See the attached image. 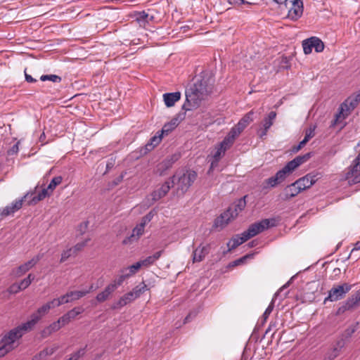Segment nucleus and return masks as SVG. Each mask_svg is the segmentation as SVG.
<instances>
[{"instance_id": "1", "label": "nucleus", "mask_w": 360, "mask_h": 360, "mask_svg": "<svg viewBox=\"0 0 360 360\" xmlns=\"http://www.w3.org/2000/svg\"><path fill=\"white\" fill-rule=\"evenodd\" d=\"M211 80V78L197 79L193 84L186 89V101L182 110L188 111L200 106L201 101L212 91Z\"/></svg>"}, {"instance_id": "2", "label": "nucleus", "mask_w": 360, "mask_h": 360, "mask_svg": "<svg viewBox=\"0 0 360 360\" xmlns=\"http://www.w3.org/2000/svg\"><path fill=\"white\" fill-rule=\"evenodd\" d=\"M24 332L18 326L11 330L1 339V345L0 346V357L4 356L8 352L14 349L15 341L20 339Z\"/></svg>"}, {"instance_id": "3", "label": "nucleus", "mask_w": 360, "mask_h": 360, "mask_svg": "<svg viewBox=\"0 0 360 360\" xmlns=\"http://www.w3.org/2000/svg\"><path fill=\"white\" fill-rule=\"evenodd\" d=\"M197 173L193 170H186L182 175L179 176L176 183V190L181 195L186 193L193 182L196 180Z\"/></svg>"}, {"instance_id": "4", "label": "nucleus", "mask_w": 360, "mask_h": 360, "mask_svg": "<svg viewBox=\"0 0 360 360\" xmlns=\"http://www.w3.org/2000/svg\"><path fill=\"white\" fill-rule=\"evenodd\" d=\"M274 225L275 220L274 219H265L251 224L243 233L246 238L250 239Z\"/></svg>"}, {"instance_id": "5", "label": "nucleus", "mask_w": 360, "mask_h": 360, "mask_svg": "<svg viewBox=\"0 0 360 360\" xmlns=\"http://www.w3.org/2000/svg\"><path fill=\"white\" fill-rule=\"evenodd\" d=\"M51 309V306L46 303L39 307L37 311L30 316V319L27 322L18 326L19 328L25 333L31 330L35 324Z\"/></svg>"}, {"instance_id": "6", "label": "nucleus", "mask_w": 360, "mask_h": 360, "mask_svg": "<svg viewBox=\"0 0 360 360\" xmlns=\"http://www.w3.org/2000/svg\"><path fill=\"white\" fill-rule=\"evenodd\" d=\"M351 289L352 285L347 283L334 286L329 290L328 296L325 298L324 303L327 301L335 302L342 299Z\"/></svg>"}, {"instance_id": "7", "label": "nucleus", "mask_w": 360, "mask_h": 360, "mask_svg": "<svg viewBox=\"0 0 360 360\" xmlns=\"http://www.w3.org/2000/svg\"><path fill=\"white\" fill-rule=\"evenodd\" d=\"M356 100H354L353 98H349L344 103H342L340 107L339 113L335 115V118L332 122V126H334L339 121L340 118L342 117V118H345L347 116L350 111L353 110L358 105Z\"/></svg>"}, {"instance_id": "8", "label": "nucleus", "mask_w": 360, "mask_h": 360, "mask_svg": "<svg viewBox=\"0 0 360 360\" xmlns=\"http://www.w3.org/2000/svg\"><path fill=\"white\" fill-rule=\"evenodd\" d=\"M289 7L288 18L292 21H296L301 18L303 13V1L302 0H289L287 1Z\"/></svg>"}, {"instance_id": "9", "label": "nucleus", "mask_w": 360, "mask_h": 360, "mask_svg": "<svg viewBox=\"0 0 360 360\" xmlns=\"http://www.w3.org/2000/svg\"><path fill=\"white\" fill-rule=\"evenodd\" d=\"M43 254H38L32 259L25 262V264L19 266L17 269L12 271L11 274L15 277H20L28 271L30 269L34 266L37 262L43 257Z\"/></svg>"}, {"instance_id": "10", "label": "nucleus", "mask_w": 360, "mask_h": 360, "mask_svg": "<svg viewBox=\"0 0 360 360\" xmlns=\"http://www.w3.org/2000/svg\"><path fill=\"white\" fill-rule=\"evenodd\" d=\"M180 157L181 154L179 153H176L167 156L158 165L157 173L160 176L165 175L166 171L170 169L172 165L180 158Z\"/></svg>"}, {"instance_id": "11", "label": "nucleus", "mask_w": 360, "mask_h": 360, "mask_svg": "<svg viewBox=\"0 0 360 360\" xmlns=\"http://www.w3.org/2000/svg\"><path fill=\"white\" fill-rule=\"evenodd\" d=\"M175 178L176 175H173L171 178H169V179L162 184L160 188L155 190L152 193L151 195L154 201H157L161 199L168 193L170 188H172L174 185Z\"/></svg>"}, {"instance_id": "12", "label": "nucleus", "mask_w": 360, "mask_h": 360, "mask_svg": "<svg viewBox=\"0 0 360 360\" xmlns=\"http://www.w3.org/2000/svg\"><path fill=\"white\" fill-rule=\"evenodd\" d=\"M360 304V290L348 298L338 309V314H341L347 310L354 309Z\"/></svg>"}, {"instance_id": "13", "label": "nucleus", "mask_w": 360, "mask_h": 360, "mask_svg": "<svg viewBox=\"0 0 360 360\" xmlns=\"http://www.w3.org/2000/svg\"><path fill=\"white\" fill-rule=\"evenodd\" d=\"M231 210H226L219 217H218L214 222L213 227L214 229L221 230L223 229L232 219L233 215L231 214Z\"/></svg>"}, {"instance_id": "14", "label": "nucleus", "mask_w": 360, "mask_h": 360, "mask_svg": "<svg viewBox=\"0 0 360 360\" xmlns=\"http://www.w3.org/2000/svg\"><path fill=\"white\" fill-rule=\"evenodd\" d=\"M92 289L93 286L91 285L89 290L69 291L61 297L64 304H66L82 298V297L87 295Z\"/></svg>"}, {"instance_id": "15", "label": "nucleus", "mask_w": 360, "mask_h": 360, "mask_svg": "<svg viewBox=\"0 0 360 360\" xmlns=\"http://www.w3.org/2000/svg\"><path fill=\"white\" fill-rule=\"evenodd\" d=\"M28 193H27L24 197L21 199L16 200L15 202H12L11 205L4 207L1 214L4 217H7L8 215L13 214L16 211L19 210L22 206L24 200L27 198Z\"/></svg>"}, {"instance_id": "16", "label": "nucleus", "mask_w": 360, "mask_h": 360, "mask_svg": "<svg viewBox=\"0 0 360 360\" xmlns=\"http://www.w3.org/2000/svg\"><path fill=\"white\" fill-rule=\"evenodd\" d=\"M186 111L183 113H179L176 117L173 118L169 122L166 123L160 133L163 135H167L173 129H174L179 124V120H183L185 117Z\"/></svg>"}, {"instance_id": "17", "label": "nucleus", "mask_w": 360, "mask_h": 360, "mask_svg": "<svg viewBox=\"0 0 360 360\" xmlns=\"http://www.w3.org/2000/svg\"><path fill=\"white\" fill-rule=\"evenodd\" d=\"M209 252L210 245H207L205 246H198L193 252V262H200L205 259V256L209 254Z\"/></svg>"}, {"instance_id": "18", "label": "nucleus", "mask_w": 360, "mask_h": 360, "mask_svg": "<svg viewBox=\"0 0 360 360\" xmlns=\"http://www.w3.org/2000/svg\"><path fill=\"white\" fill-rule=\"evenodd\" d=\"M248 239L246 238L245 233L243 232L240 235H236L228 243V250L224 252V255L236 248L240 245L243 244Z\"/></svg>"}, {"instance_id": "19", "label": "nucleus", "mask_w": 360, "mask_h": 360, "mask_svg": "<svg viewBox=\"0 0 360 360\" xmlns=\"http://www.w3.org/2000/svg\"><path fill=\"white\" fill-rule=\"evenodd\" d=\"M300 192V187H297L295 183H292L290 185L287 186L283 189L281 198L283 200H289L290 199L297 195Z\"/></svg>"}, {"instance_id": "20", "label": "nucleus", "mask_w": 360, "mask_h": 360, "mask_svg": "<svg viewBox=\"0 0 360 360\" xmlns=\"http://www.w3.org/2000/svg\"><path fill=\"white\" fill-rule=\"evenodd\" d=\"M282 173L283 172L278 171L274 176L265 179L264 184H266V186H264V188H274L282 183L285 179V177Z\"/></svg>"}, {"instance_id": "21", "label": "nucleus", "mask_w": 360, "mask_h": 360, "mask_svg": "<svg viewBox=\"0 0 360 360\" xmlns=\"http://www.w3.org/2000/svg\"><path fill=\"white\" fill-rule=\"evenodd\" d=\"M246 198L247 195L243 196L227 209L231 210V214L233 215V218H236L238 215V213L245 209L246 206Z\"/></svg>"}, {"instance_id": "22", "label": "nucleus", "mask_w": 360, "mask_h": 360, "mask_svg": "<svg viewBox=\"0 0 360 360\" xmlns=\"http://www.w3.org/2000/svg\"><path fill=\"white\" fill-rule=\"evenodd\" d=\"M181 92L165 93L163 94V100L167 107L170 108L174 105L175 103L180 100Z\"/></svg>"}, {"instance_id": "23", "label": "nucleus", "mask_w": 360, "mask_h": 360, "mask_svg": "<svg viewBox=\"0 0 360 360\" xmlns=\"http://www.w3.org/2000/svg\"><path fill=\"white\" fill-rule=\"evenodd\" d=\"M144 228L145 227L143 226V225H141L140 224L136 225V226L135 228H134V229L132 230V233H131V236L129 237L125 238L123 240V243L128 244L129 243H130L131 241L138 240L139 238V237L143 235V233L144 232Z\"/></svg>"}, {"instance_id": "24", "label": "nucleus", "mask_w": 360, "mask_h": 360, "mask_svg": "<svg viewBox=\"0 0 360 360\" xmlns=\"http://www.w3.org/2000/svg\"><path fill=\"white\" fill-rule=\"evenodd\" d=\"M115 291V285L113 286L109 284L105 288V289L102 292H101L96 295V299L98 302H103L108 300L110 295Z\"/></svg>"}, {"instance_id": "25", "label": "nucleus", "mask_w": 360, "mask_h": 360, "mask_svg": "<svg viewBox=\"0 0 360 360\" xmlns=\"http://www.w3.org/2000/svg\"><path fill=\"white\" fill-rule=\"evenodd\" d=\"M298 164L297 163L295 159L289 161L281 169L280 172H283L282 174L286 178L288 175H290L292 172L297 168Z\"/></svg>"}, {"instance_id": "26", "label": "nucleus", "mask_w": 360, "mask_h": 360, "mask_svg": "<svg viewBox=\"0 0 360 360\" xmlns=\"http://www.w3.org/2000/svg\"><path fill=\"white\" fill-rule=\"evenodd\" d=\"M254 112L253 110H251L246 113L238 122V127L240 128V129H245V128L254 120Z\"/></svg>"}, {"instance_id": "27", "label": "nucleus", "mask_w": 360, "mask_h": 360, "mask_svg": "<svg viewBox=\"0 0 360 360\" xmlns=\"http://www.w3.org/2000/svg\"><path fill=\"white\" fill-rule=\"evenodd\" d=\"M129 278V274H127L122 269L120 271L118 277L115 278L111 283H110V285L113 286L115 285V290H116L126 279Z\"/></svg>"}, {"instance_id": "28", "label": "nucleus", "mask_w": 360, "mask_h": 360, "mask_svg": "<svg viewBox=\"0 0 360 360\" xmlns=\"http://www.w3.org/2000/svg\"><path fill=\"white\" fill-rule=\"evenodd\" d=\"M162 138V134L158 131L156 135L150 138L149 142L146 145V149L147 150H151L153 149L160 143Z\"/></svg>"}, {"instance_id": "29", "label": "nucleus", "mask_w": 360, "mask_h": 360, "mask_svg": "<svg viewBox=\"0 0 360 360\" xmlns=\"http://www.w3.org/2000/svg\"><path fill=\"white\" fill-rule=\"evenodd\" d=\"M276 112L275 111H271L267 117H264L263 120V127L265 128V130H269V129L273 125L274 120L276 119Z\"/></svg>"}, {"instance_id": "30", "label": "nucleus", "mask_w": 360, "mask_h": 360, "mask_svg": "<svg viewBox=\"0 0 360 360\" xmlns=\"http://www.w3.org/2000/svg\"><path fill=\"white\" fill-rule=\"evenodd\" d=\"M148 288L144 282H142L139 285L134 287L131 291L133 295L136 299L139 297L143 293H144Z\"/></svg>"}, {"instance_id": "31", "label": "nucleus", "mask_w": 360, "mask_h": 360, "mask_svg": "<svg viewBox=\"0 0 360 360\" xmlns=\"http://www.w3.org/2000/svg\"><path fill=\"white\" fill-rule=\"evenodd\" d=\"M52 194V192L50 191L49 188H46L41 190V192L38 193V195L33 197L32 200V202L36 204L37 202L42 200L46 197L50 196Z\"/></svg>"}, {"instance_id": "32", "label": "nucleus", "mask_w": 360, "mask_h": 360, "mask_svg": "<svg viewBox=\"0 0 360 360\" xmlns=\"http://www.w3.org/2000/svg\"><path fill=\"white\" fill-rule=\"evenodd\" d=\"M311 46L315 49V51L317 53L322 52L324 49V44L323 42L316 37H311Z\"/></svg>"}, {"instance_id": "33", "label": "nucleus", "mask_w": 360, "mask_h": 360, "mask_svg": "<svg viewBox=\"0 0 360 360\" xmlns=\"http://www.w3.org/2000/svg\"><path fill=\"white\" fill-rule=\"evenodd\" d=\"M141 268V266L139 261L127 268H124L123 269L127 274H129V276L131 277V276L134 275Z\"/></svg>"}, {"instance_id": "34", "label": "nucleus", "mask_w": 360, "mask_h": 360, "mask_svg": "<svg viewBox=\"0 0 360 360\" xmlns=\"http://www.w3.org/2000/svg\"><path fill=\"white\" fill-rule=\"evenodd\" d=\"M347 179H349V181H352L353 184H357L360 182V168L357 169L356 172H352V170H349L347 172Z\"/></svg>"}, {"instance_id": "35", "label": "nucleus", "mask_w": 360, "mask_h": 360, "mask_svg": "<svg viewBox=\"0 0 360 360\" xmlns=\"http://www.w3.org/2000/svg\"><path fill=\"white\" fill-rule=\"evenodd\" d=\"M302 179H304V185L307 186L309 184V188H310L313 184L316 183L318 180L317 175L313 174L311 173L307 174L304 176L302 177Z\"/></svg>"}, {"instance_id": "36", "label": "nucleus", "mask_w": 360, "mask_h": 360, "mask_svg": "<svg viewBox=\"0 0 360 360\" xmlns=\"http://www.w3.org/2000/svg\"><path fill=\"white\" fill-rule=\"evenodd\" d=\"M62 181L63 177L61 176H55L52 179L47 187L50 191L53 193L56 187L62 183Z\"/></svg>"}, {"instance_id": "37", "label": "nucleus", "mask_w": 360, "mask_h": 360, "mask_svg": "<svg viewBox=\"0 0 360 360\" xmlns=\"http://www.w3.org/2000/svg\"><path fill=\"white\" fill-rule=\"evenodd\" d=\"M84 311L82 307H75L72 309L68 311L65 314L69 317L70 320L74 319L77 315L82 314Z\"/></svg>"}, {"instance_id": "38", "label": "nucleus", "mask_w": 360, "mask_h": 360, "mask_svg": "<svg viewBox=\"0 0 360 360\" xmlns=\"http://www.w3.org/2000/svg\"><path fill=\"white\" fill-rule=\"evenodd\" d=\"M40 79L44 81H51L55 83H59L61 82V78L56 75H41Z\"/></svg>"}, {"instance_id": "39", "label": "nucleus", "mask_w": 360, "mask_h": 360, "mask_svg": "<svg viewBox=\"0 0 360 360\" xmlns=\"http://www.w3.org/2000/svg\"><path fill=\"white\" fill-rule=\"evenodd\" d=\"M312 156V153L309 152L307 153L304 155H298L295 158L297 163L298 164V166H300L301 165L304 164L307 161H308Z\"/></svg>"}, {"instance_id": "40", "label": "nucleus", "mask_w": 360, "mask_h": 360, "mask_svg": "<svg viewBox=\"0 0 360 360\" xmlns=\"http://www.w3.org/2000/svg\"><path fill=\"white\" fill-rule=\"evenodd\" d=\"M311 37L307 39L302 41L303 51L305 54H309L312 51L313 46H311Z\"/></svg>"}, {"instance_id": "41", "label": "nucleus", "mask_w": 360, "mask_h": 360, "mask_svg": "<svg viewBox=\"0 0 360 360\" xmlns=\"http://www.w3.org/2000/svg\"><path fill=\"white\" fill-rule=\"evenodd\" d=\"M274 307V300L273 299L268 307L266 309L265 311L264 312L262 319V323H265L270 315V314L272 312Z\"/></svg>"}, {"instance_id": "42", "label": "nucleus", "mask_w": 360, "mask_h": 360, "mask_svg": "<svg viewBox=\"0 0 360 360\" xmlns=\"http://www.w3.org/2000/svg\"><path fill=\"white\" fill-rule=\"evenodd\" d=\"M243 131V129H240V128L238 127V125L236 124V126L231 128V129L230 130L227 135H229L231 138H233L234 140H236V139L239 136V135Z\"/></svg>"}, {"instance_id": "43", "label": "nucleus", "mask_w": 360, "mask_h": 360, "mask_svg": "<svg viewBox=\"0 0 360 360\" xmlns=\"http://www.w3.org/2000/svg\"><path fill=\"white\" fill-rule=\"evenodd\" d=\"M86 346L84 348L79 349L77 352L71 354L69 359L66 360H78L80 357L83 356L86 352Z\"/></svg>"}, {"instance_id": "44", "label": "nucleus", "mask_w": 360, "mask_h": 360, "mask_svg": "<svg viewBox=\"0 0 360 360\" xmlns=\"http://www.w3.org/2000/svg\"><path fill=\"white\" fill-rule=\"evenodd\" d=\"M155 215V212L153 210L150 211L146 215H145L140 222L141 225H143V226H146V225L149 223L152 219L153 218Z\"/></svg>"}, {"instance_id": "45", "label": "nucleus", "mask_w": 360, "mask_h": 360, "mask_svg": "<svg viewBox=\"0 0 360 360\" xmlns=\"http://www.w3.org/2000/svg\"><path fill=\"white\" fill-rule=\"evenodd\" d=\"M252 257V255H246L239 259H237L236 260H234L233 262H232L231 263L229 264V266H231V267H233V266H238V265H240L242 264H244L245 262L246 261V259L248 258H250Z\"/></svg>"}, {"instance_id": "46", "label": "nucleus", "mask_w": 360, "mask_h": 360, "mask_svg": "<svg viewBox=\"0 0 360 360\" xmlns=\"http://www.w3.org/2000/svg\"><path fill=\"white\" fill-rule=\"evenodd\" d=\"M57 349V347L46 348L39 353V357L42 359L53 354Z\"/></svg>"}, {"instance_id": "47", "label": "nucleus", "mask_w": 360, "mask_h": 360, "mask_svg": "<svg viewBox=\"0 0 360 360\" xmlns=\"http://www.w3.org/2000/svg\"><path fill=\"white\" fill-rule=\"evenodd\" d=\"M71 256H75L73 254V250L72 248H69L66 250H64L61 254L60 262L63 263V262H65Z\"/></svg>"}, {"instance_id": "48", "label": "nucleus", "mask_w": 360, "mask_h": 360, "mask_svg": "<svg viewBox=\"0 0 360 360\" xmlns=\"http://www.w3.org/2000/svg\"><path fill=\"white\" fill-rule=\"evenodd\" d=\"M89 239H86L81 243H77L73 248H72L73 250V254L77 255V252L81 251L86 245Z\"/></svg>"}, {"instance_id": "49", "label": "nucleus", "mask_w": 360, "mask_h": 360, "mask_svg": "<svg viewBox=\"0 0 360 360\" xmlns=\"http://www.w3.org/2000/svg\"><path fill=\"white\" fill-rule=\"evenodd\" d=\"M127 304V302H125L123 297L122 296L117 302H114L112 304L111 309H120Z\"/></svg>"}, {"instance_id": "50", "label": "nucleus", "mask_w": 360, "mask_h": 360, "mask_svg": "<svg viewBox=\"0 0 360 360\" xmlns=\"http://www.w3.org/2000/svg\"><path fill=\"white\" fill-rule=\"evenodd\" d=\"M315 128H316V126H313V127H311L308 129L306 130L304 140H305L307 142H308L310 139H311L312 137L314 136V135H315V133H314Z\"/></svg>"}, {"instance_id": "51", "label": "nucleus", "mask_w": 360, "mask_h": 360, "mask_svg": "<svg viewBox=\"0 0 360 360\" xmlns=\"http://www.w3.org/2000/svg\"><path fill=\"white\" fill-rule=\"evenodd\" d=\"M51 308H55L56 307H59L64 304L62 297L60 296L58 298L53 299V300L47 302Z\"/></svg>"}, {"instance_id": "52", "label": "nucleus", "mask_w": 360, "mask_h": 360, "mask_svg": "<svg viewBox=\"0 0 360 360\" xmlns=\"http://www.w3.org/2000/svg\"><path fill=\"white\" fill-rule=\"evenodd\" d=\"M225 151H224L221 148L218 147L214 154L213 155V159L215 160L216 164L218 163L221 158L224 155Z\"/></svg>"}, {"instance_id": "53", "label": "nucleus", "mask_w": 360, "mask_h": 360, "mask_svg": "<svg viewBox=\"0 0 360 360\" xmlns=\"http://www.w3.org/2000/svg\"><path fill=\"white\" fill-rule=\"evenodd\" d=\"M304 182V179L300 178L299 179L295 181L294 183L297 187H300V191H302L304 190L309 188V184L305 186Z\"/></svg>"}, {"instance_id": "54", "label": "nucleus", "mask_w": 360, "mask_h": 360, "mask_svg": "<svg viewBox=\"0 0 360 360\" xmlns=\"http://www.w3.org/2000/svg\"><path fill=\"white\" fill-rule=\"evenodd\" d=\"M140 264H141V267L142 266H144V267H148L152 264H154L153 259H151L150 256L146 257V259H143V260H140L139 261Z\"/></svg>"}, {"instance_id": "55", "label": "nucleus", "mask_w": 360, "mask_h": 360, "mask_svg": "<svg viewBox=\"0 0 360 360\" xmlns=\"http://www.w3.org/2000/svg\"><path fill=\"white\" fill-rule=\"evenodd\" d=\"M354 165L352 167L351 169L352 173H355L357 171L358 168H360V153L358 155V156L356 158V159L354 160Z\"/></svg>"}, {"instance_id": "56", "label": "nucleus", "mask_w": 360, "mask_h": 360, "mask_svg": "<svg viewBox=\"0 0 360 360\" xmlns=\"http://www.w3.org/2000/svg\"><path fill=\"white\" fill-rule=\"evenodd\" d=\"M354 165L352 167L351 169L352 173H355L357 171L358 168H360V153L358 155V156L356 158V159L354 160Z\"/></svg>"}, {"instance_id": "57", "label": "nucleus", "mask_w": 360, "mask_h": 360, "mask_svg": "<svg viewBox=\"0 0 360 360\" xmlns=\"http://www.w3.org/2000/svg\"><path fill=\"white\" fill-rule=\"evenodd\" d=\"M30 284L31 283H30V279L28 280V279L24 278L23 280H22L20 281V283L18 285V289L20 290H24V289L27 288Z\"/></svg>"}, {"instance_id": "58", "label": "nucleus", "mask_w": 360, "mask_h": 360, "mask_svg": "<svg viewBox=\"0 0 360 360\" xmlns=\"http://www.w3.org/2000/svg\"><path fill=\"white\" fill-rule=\"evenodd\" d=\"M148 18V14L146 13L145 11H141L138 13L136 15V20L139 22L141 21H145L148 22L147 18Z\"/></svg>"}, {"instance_id": "59", "label": "nucleus", "mask_w": 360, "mask_h": 360, "mask_svg": "<svg viewBox=\"0 0 360 360\" xmlns=\"http://www.w3.org/2000/svg\"><path fill=\"white\" fill-rule=\"evenodd\" d=\"M58 321L61 325V327H63L69 323L71 321L70 320L69 317L65 314L63 316L58 319Z\"/></svg>"}, {"instance_id": "60", "label": "nucleus", "mask_w": 360, "mask_h": 360, "mask_svg": "<svg viewBox=\"0 0 360 360\" xmlns=\"http://www.w3.org/2000/svg\"><path fill=\"white\" fill-rule=\"evenodd\" d=\"M122 297H123L124 300H125V302H127V304H129V303L131 302L132 301H134V300H136V298L133 295V293H131V291L124 294Z\"/></svg>"}, {"instance_id": "61", "label": "nucleus", "mask_w": 360, "mask_h": 360, "mask_svg": "<svg viewBox=\"0 0 360 360\" xmlns=\"http://www.w3.org/2000/svg\"><path fill=\"white\" fill-rule=\"evenodd\" d=\"M49 327L53 333V332L58 331L61 328V325L57 321L50 324Z\"/></svg>"}, {"instance_id": "62", "label": "nucleus", "mask_w": 360, "mask_h": 360, "mask_svg": "<svg viewBox=\"0 0 360 360\" xmlns=\"http://www.w3.org/2000/svg\"><path fill=\"white\" fill-rule=\"evenodd\" d=\"M307 142L305 140L301 141L297 146H295L292 147V151L293 153H297L300 150H301L307 143Z\"/></svg>"}, {"instance_id": "63", "label": "nucleus", "mask_w": 360, "mask_h": 360, "mask_svg": "<svg viewBox=\"0 0 360 360\" xmlns=\"http://www.w3.org/2000/svg\"><path fill=\"white\" fill-rule=\"evenodd\" d=\"M340 349L337 347L334 348L332 351V352L328 355V359H326L325 360H333L335 358H336L339 354Z\"/></svg>"}, {"instance_id": "64", "label": "nucleus", "mask_w": 360, "mask_h": 360, "mask_svg": "<svg viewBox=\"0 0 360 360\" xmlns=\"http://www.w3.org/2000/svg\"><path fill=\"white\" fill-rule=\"evenodd\" d=\"M18 144L19 143H16L15 144H14L8 151V154L9 155H13V154H15L18 152V150H19V148H18Z\"/></svg>"}]
</instances>
